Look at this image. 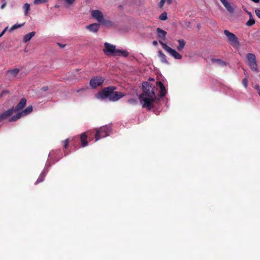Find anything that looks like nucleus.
<instances>
[{"mask_svg": "<svg viewBox=\"0 0 260 260\" xmlns=\"http://www.w3.org/2000/svg\"><path fill=\"white\" fill-rule=\"evenodd\" d=\"M143 92L139 98L143 108L151 110L153 108V103L156 99L155 86L148 82L142 83Z\"/></svg>", "mask_w": 260, "mask_h": 260, "instance_id": "f257e3e1", "label": "nucleus"}, {"mask_svg": "<svg viewBox=\"0 0 260 260\" xmlns=\"http://www.w3.org/2000/svg\"><path fill=\"white\" fill-rule=\"evenodd\" d=\"M116 89L115 86H109L104 88L98 93L100 98L105 99L109 98L111 101H117L124 96L120 92L114 91Z\"/></svg>", "mask_w": 260, "mask_h": 260, "instance_id": "f03ea898", "label": "nucleus"}, {"mask_svg": "<svg viewBox=\"0 0 260 260\" xmlns=\"http://www.w3.org/2000/svg\"><path fill=\"white\" fill-rule=\"evenodd\" d=\"M111 131V126L109 125L101 126L96 131L95 135V141L109 136Z\"/></svg>", "mask_w": 260, "mask_h": 260, "instance_id": "7ed1b4c3", "label": "nucleus"}, {"mask_svg": "<svg viewBox=\"0 0 260 260\" xmlns=\"http://www.w3.org/2000/svg\"><path fill=\"white\" fill-rule=\"evenodd\" d=\"M224 34L227 38V41L229 42L233 46L235 47H238L240 46V42L238 41V39L237 36L232 32H231L228 30H224Z\"/></svg>", "mask_w": 260, "mask_h": 260, "instance_id": "20e7f679", "label": "nucleus"}, {"mask_svg": "<svg viewBox=\"0 0 260 260\" xmlns=\"http://www.w3.org/2000/svg\"><path fill=\"white\" fill-rule=\"evenodd\" d=\"M158 42L162 46V48L167 51L171 55L173 56L175 59H181L182 58V55L177 52L175 50L167 46L161 40H159Z\"/></svg>", "mask_w": 260, "mask_h": 260, "instance_id": "39448f33", "label": "nucleus"}, {"mask_svg": "<svg viewBox=\"0 0 260 260\" xmlns=\"http://www.w3.org/2000/svg\"><path fill=\"white\" fill-rule=\"evenodd\" d=\"M246 57L247 63L250 69L252 71H257V64L255 55L253 53H248Z\"/></svg>", "mask_w": 260, "mask_h": 260, "instance_id": "423d86ee", "label": "nucleus"}, {"mask_svg": "<svg viewBox=\"0 0 260 260\" xmlns=\"http://www.w3.org/2000/svg\"><path fill=\"white\" fill-rule=\"evenodd\" d=\"M117 50V49H116L115 45L110 44L107 42L105 43L103 52L106 55L116 56Z\"/></svg>", "mask_w": 260, "mask_h": 260, "instance_id": "0eeeda50", "label": "nucleus"}, {"mask_svg": "<svg viewBox=\"0 0 260 260\" xmlns=\"http://www.w3.org/2000/svg\"><path fill=\"white\" fill-rule=\"evenodd\" d=\"M104 79L101 77H95L92 78L90 81V85L92 88H96V87L100 86L104 82Z\"/></svg>", "mask_w": 260, "mask_h": 260, "instance_id": "6e6552de", "label": "nucleus"}, {"mask_svg": "<svg viewBox=\"0 0 260 260\" xmlns=\"http://www.w3.org/2000/svg\"><path fill=\"white\" fill-rule=\"evenodd\" d=\"M91 14L92 17L96 19L99 22L102 20L104 17L103 13L98 10H92Z\"/></svg>", "mask_w": 260, "mask_h": 260, "instance_id": "1a4fd4ad", "label": "nucleus"}, {"mask_svg": "<svg viewBox=\"0 0 260 260\" xmlns=\"http://www.w3.org/2000/svg\"><path fill=\"white\" fill-rule=\"evenodd\" d=\"M19 72V69H18L9 70L7 72V76L9 80H12L18 75Z\"/></svg>", "mask_w": 260, "mask_h": 260, "instance_id": "9d476101", "label": "nucleus"}, {"mask_svg": "<svg viewBox=\"0 0 260 260\" xmlns=\"http://www.w3.org/2000/svg\"><path fill=\"white\" fill-rule=\"evenodd\" d=\"M26 100L25 98H22L20 100V101L19 102V103L17 105L16 107L14 108L15 111H19L23 109L24 107L26 106Z\"/></svg>", "mask_w": 260, "mask_h": 260, "instance_id": "9b49d317", "label": "nucleus"}, {"mask_svg": "<svg viewBox=\"0 0 260 260\" xmlns=\"http://www.w3.org/2000/svg\"><path fill=\"white\" fill-rule=\"evenodd\" d=\"M86 28L91 32H96L100 28V24L92 23L86 26Z\"/></svg>", "mask_w": 260, "mask_h": 260, "instance_id": "f8f14e48", "label": "nucleus"}, {"mask_svg": "<svg viewBox=\"0 0 260 260\" xmlns=\"http://www.w3.org/2000/svg\"><path fill=\"white\" fill-rule=\"evenodd\" d=\"M223 5L225 7L226 10L230 13L233 14L234 13V9L231 6L230 4L227 0H220Z\"/></svg>", "mask_w": 260, "mask_h": 260, "instance_id": "ddd939ff", "label": "nucleus"}, {"mask_svg": "<svg viewBox=\"0 0 260 260\" xmlns=\"http://www.w3.org/2000/svg\"><path fill=\"white\" fill-rule=\"evenodd\" d=\"M156 32L157 33V37L158 38H160L162 40H165L166 36L167 34V31H165L164 30L160 28H157L156 29Z\"/></svg>", "mask_w": 260, "mask_h": 260, "instance_id": "4468645a", "label": "nucleus"}, {"mask_svg": "<svg viewBox=\"0 0 260 260\" xmlns=\"http://www.w3.org/2000/svg\"><path fill=\"white\" fill-rule=\"evenodd\" d=\"M158 56L159 57L162 63L167 64H169V61L167 59V56L162 51L160 50L158 52Z\"/></svg>", "mask_w": 260, "mask_h": 260, "instance_id": "2eb2a0df", "label": "nucleus"}, {"mask_svg": "<svg viewBox=\"0 0 260 260\" xmlns=\"http://www.w3.org/2000/svg\"><path fill=\"white\" fill-rule=\"evenodd\" d=\"M157 84L160 88L159 93H160V97H162V96H165L166 94L167 91L165 89V87L164 84L160 81H158L157 83Z\"/></svg>", "mask_w": 260, "mask_h": 260, "instance_id": "dca6fc26", "label": "nucleus"}, {"mask_svg": "<svg viewBox=\"0 0 260 260\" xmlns=\"http://www.w3.org/2000/svg\"><path fill=\"white\" fill-rule=\"evenodd\" d=\"M35 31H31L29 33L26 34L23 39V41L24 42L26 43L30 40V39L35 35Z\"/></svg>", "mask_w": 260, "mask_h": 260, "instance_id": "f3484780", "label": "nucleus"}, {"mask_svg": "<svg viewBox=\"0 0 260 260\" xmlns=\"http://www.w3.org/2000/svg\"><path fill=\"white\" fill-rule=\"evenodd\" d=\"M211 60L213 63H215L220 66H225L226 65L225 62L220 59L212 58Z\"/></svg>", "mask_w": 260, "mask_h": 260, "instance_id": "a211bd4d", "label": "nucleus"}, {"mask_svg": "<svg viewBox=\"0 0 260 260\" xmlns=\"http://www.w3.org/2000/svg\"><path fill=\"white\" fill-rule=\"evenodd\" d=\"M81 144L82 147H85L88 145V141H87V137L85 133H83L80 136Z\"/></svg>", "mask_w": 260, "mask_h": 260, "instance_id": "6ab92c4d", "label": "nucleus"}, {"mask_svg": "<svg viewBox=\"0 0 260 260\" xmlns=\"http://www.w3.org/2000/svg\"><path fill=\"white\" fill-rule=\"evenodd\" d=\"M32 109H33L32 106H29L25 110L21 111L20 113H21V114L23 116H26V115L30 114L32 111Z\"/></svg>", "mask_w": 260, "mask_h": 260, "instance_id": "aec40b11", "label": "nucleus"}, {"mask_svg": "<svg viewBox=\"0 0 260 260\" xmlns=\"http://www.w3.org/2000/svg\"><path fill=\"white\" fill-rule=\"evenodd\" d=\"M100 22L107 27H110L113 25V23L112 21H110L108 19H105L104 17L102 20H101Z\"/></svg>", "mask_w": 260, "mask_h": 260, "instance_id": "412c9836", "label": "nucleus"}, {"mask_svg": "<svg viewBox=\"0 0 260 260\" xmlns=\"http://www.w3.org/2000/svg\"><path fill=\"white\" fill-rule=\"evenodd\" d=\"M116 56H123L124 57H127L129 53L128 52L124 50L117 49Z\"/></svg>", "mask_w": 260, "mask_h": 260, "instance_id": "4be33fe9", "label": "nucleus"}, {"mask_svg": "<svg viewBox=\"0 0 260 260\" xmlns=\"http://www.w3.org/2000/svg\"><path fill=\"white\" fill-rule=\"evenodd\" d=\"M179 45L177 46V49L178 51L181 50L186 44L185 41L183 39H179L178 40Z\"/></svg>", "mask_w": 260, "mask_h": 260, "instance_id": "5701e85b", "label": "nucleus"}, {"mask_svg": "<svg viewBox=\"0 0 260 260\" xmlns=\"http://www.w3.org/2000/svg\"><path fill=\"white\" fill-rule=\"evenodd\" d=\"M22 116H23L21 114V113L20 112L19 113H17L16 115L12 116L11 118H10L9 121H16L17 120H18L19 118H20Z\"/></svg>", "mask_w": 260, "mask_h": 260, "instance_id": "b1692460", "label": "nucleus"}, {"mask_svg": "<svg viewBox=\"0 0 260 260\" xmlns=\"http://www.w3.org/2000/svg\"><path fill=\"white\" fill-rule=\"evenodd\" d=\"M46 175V174L45 172H42V173L40 174L39 177L36 181L35 184H37L40 182H42L44 180L45 176Z\"/></svg>", "mask_w": 260, "mask_h": 260, "instance_id": "393cba45", "label": "nucleus"}, {"mask_svg": "<svg viewBox=\"0 0 260 260\" xmlns=\"http://www.w3.org/2000/svg\"><path fill=\"white\" fill-rule=\"evenodd\" d=\"M24 24V23H22V24H15L14 25H13L9 29V31L10 32H12L13 31V30H14L15 29H17V28H20L22 26H23Z\"/></svg>", "mask_w": 260, "mask_h": 260, "instance_id": "a878e982", "label": "nucleus"}, {"mask_svg": "<svg viewBox=\"0 0 260 260\" xmlns=\"http://www.w3.org/2000/svg\"><path fill=\"white\" fill-rule=\"evenodd\" d=\"M14 112H16L14 110V108L12 107L8 110H7L6 112H5V114L7 115V116L8 117L12 115Z\"/></svg>", "mask_w": 260, "mask_h": 260, "instance_id": "bb28decb", "label": "nucleus"}, {"mask_svg": "<svg viewBox=\"0 0 260 260\" xmlns=\"http://www.w3.org/2000/svg\"><path fill=\"white\" fill-rule=\"evenodd\" d=\"M23 9L25 10V15H27L28 14V11H29L30 9V5L29 4L26 3L23 5Z\"/></svg>", "mask_w": 260, "mask_h": 260, "instance_id": "cd10ccee", "label": "nucleus"}, {"mask_svg": "<svg viewBox=\"0 0 260 260\" xmlns=\"http://www.w3.org/2000/svg\"><path fill=\"white\" fill-rule=\"evenodd\" d=\"M128 103L131 105H136L138 104V101L136 99L132 98L128 100Z\"/></svg>", "mask_w": 260, "mask_h": 260, "instance_id": "c85d7f7f", "label": "nucleus"}, {"mask_svg": "<svg viewBox=\"0 0 260 260\" xmlns=\"http://www.w3.org/2000/svg\"><path fill=\"white\" fill-rule=\"evenodd\" d=\"M255 23V20L252 17H250L249 20L246 22L247 26H250Z\"/></svg>", "mask_w": 260, "mask_h": 260, "instance_id": "c756f323", "label": "nucleus"}, {"mask_svg": "<svg viewBox=\"0 0 260 260\" xmlns=\"http://www.w3.org/2000/svg\"><path fill=\"white\" fill-rule=\"evenodd\" d=\"M161 20H166L167 19V14L166 12H163L159 17Z\"/></svg>", "mask_w": 260, "mask_h": 260, "instance_id": "7c9ffc66", "label": "nucleus"}, {"mask_svg": "<svg viewBox=\"0 0 260 260\" xmlns=\"http://www.w3.org/2000/svg\"><path fill=\"white\" fill-rule=\"evenodd\" d=\"M48 0H34V3L35 5L44 4L47 2Z\"/></svg>", "mask_w": 260, "mask_h": 260, "instance_id": "2f4dec72", "label": "nucleus"}, {"mask_svg": "<svg viewBox=\"0 0 260 260\" xmlns=\"http://www.w3.org/2000/svg\"><path fill=\"white\" fill-rule=\"evenodd\" d=\"M10 93V91L8 90H4L0 93V98H2L4 95L8 94Z\"/></svg>", "mask_w": 260, "mask_h": 260, "instance_id": "473e14b6", "label": "nucleus"}, {"mask_svg": "<svg viewBox=\"0 0 260 260\" xmlns=\"http://www.w3.org/2000/svg\"><path fill=\"white\" fill-rule=\"evenodd\" d=\"M7 118H8V117L4 112L2 114L0 115V121L1 122Z\"/></svg>", "mask_w": 260, "mask_h": 260, "instance_id": "72a5a7b5", "label": "nucleus"}, {"mask_svg": "<svg viewBox=\"0 0 260 260\" xmlns=\"http://www.w3.org/2000/svg\"><path fill=\"white\" fill-rule=\"evenodd\" d=\"M242 84L245 87V88H247L248 86V81L246 78H244L242 80Z\"/></svg>", "mask_w": 260, "mask_h": 260, "instance_id": "f704fd0d", "label": "nucleus"}, {"mask_svg": "<svg viewBox=\"0 0 260 260\" xmlns=\"http://www.w3.org/2000/svg\"><path fill=\"white\" fill-rule=\"evenodd\" d=\"M69 139H67L65 141H64V148H67L68 146H69Z\"/></svg>", "mask_w": 260, "mask_h": 260, "instance_id": "c9c22d12", "label": "nucleus"}, {"mask_svg": "<svg viewBox=\"0 0 260 260\" xmlns=\"http://www.w3.org/2000/svg\"><path fill=\"white\" fill-rule=\"evenodd\" d=\"M255 13L256 16L260 19V9H256Z\"/></svg>", "mask_w": 260, "mask_h": 260, "instance_id": "e433bc0d", "label": "nucleus"}, {"mask_svg": "<svg viewBox=\"0 0 260 260\" xmlns=\"http://www.w3.org/2000/svg\"><path fill=\"white\" fill-rule=\"evenodd\" d=\"M166 2V0H160L159 3V6L160 8H162Z\"/></svg>", "mask_w": 260, "mask_h": 260, "instance_id": "4c0bfd02", "label": "nucleus"}, {"mask_svg": "<svg viewBox=\"0 0 260 260\" xmlns=\"http://www.w3.org/2000/svg\"><path fill=\"white\" fill-rule=\"evenodd\" d=\"M75 0H65L66 2L69 5L73 4Z\"/></svg>", "mask_w": 260, "mask_h": 260, "instance_id": "58836bf2", "label": "nucleus"}, {"mask_svg": "<svg viewBox=\"0 0 260 260\" xmlns=\"http://www.w3.org/2000/svg\"><path fill=\"white\" fill-rule=\"evenodd\" d=\"M8 29V27H6L3 30V31L0 34V38L2 37L4 35V34L6 32V30H7Z\"/></svg>", "mask_w": 260, "mask_h": 260, "instance_id": "ea45409f", "label": "nucleus"}, {"mask_svg": "<svg viewBox=\"0 0 260 260\" xmlns=\"http://www.w3.org/2000/svg\"><path fill=\"white\" fill-rule=\"evenodd\" d=\"M48 89V87L47 86H45L42 87L41 90L43 91H46Z\"/></svg>", "mask_w": 260, "mask_h": 260, "instance_id": "a19ab883", "label": "nucleus"}, {"mask_svg": "<svg viewBox=\"0 0 260 260\" xmlns=\"http://www.w3.org/2000/svg\"><path fill=\"white\" fill-rule=\"evenodd\" d=\"M6 5H7V3L4 2L1 7V9H4L5 7V6H6Z\"/></svg>", "mask_w": 260, "mask_h": 260, "instance_id": "79ce46f5", "label": "nucleus"}, {"mask_svg": "<svg viewBox=\"0 0 260 260\" xmlns=\"http://www.w3.org/2000/svg\"><path fill=\"white\" fill-rule=\"evenodd\" d=\"M58 45L61 48H63L66 46L65 44H61L60 43H57Z\"/></svg>", "mask_w": 260, "mask_h": 260, "instance_id": "37998d69", "label": "nucleus"}, {"mask_svg": "<svg viewBox=\"0 0 260 260\" xmlns=\"http://www.w3.org/2000/svg\"><path fill=\"white\" fill-rule=\"evenodd\" d=\"M152 44L154 45V46H157V44H158V43L156 41H153L152 42Z\"/></svg>", "mask_w": 260, "mask_h": 260, "instance_id": "c03bdc74", "label": "nucleus"}, {"mask_svg": "<svg viewBox=\"0 0 260 260\" xmlns=\"http://www.w3.org/2000/svg\"><path fill=\"white\" fill-rule=\"evenodd\" d=\"M247 13L249 15L250 18V17H252V15L251 13L248 12Z\"/></svg>", "mask_w": 260, "mask_h": 260, "instance_id": "a18cd8bd", "label": "nucleus"}, {"mask_svg": "<svg viewBox=\"0 0 260 260\" xmlns=\"http://www.w3.org/2000/svg\"><path fill=\"white\" fill-rule=\"evenodd\" d=\"M251 1L256 3H257L259 2V0H251Z\"/></svg>", "mask_w": 260, "mask_h": 260, "instance_id": "49530a36", "label": "nucleus"}, {"mask_svg": "<svg viewBox=\"0 0 260 260\" xmlns=\"http://www.w3.org/2000/svg\"><path fill=\"white\" fill-rule=\"evenodd\" d=\"M150 80L154 81V79L152 78H150Z\"/></svg>", "mask_w": 260, "mask_h": 260, "instance_id": "de8ad7c7", "label": "nucleus"}, {"mask_svg": "<svg viewBox=\"0 0 260 260\" xmlns=\"http://www.w3.org/2000/svg\"><path fill=\"white\" fill-rule=\"evenodd\" d=\"M259 76H260V74H259Z\"/></svg>", "mask_w": 260, "mask_h": 260, "instance_id": "09e8293b", "label": "nucleus"}]
</instances>
